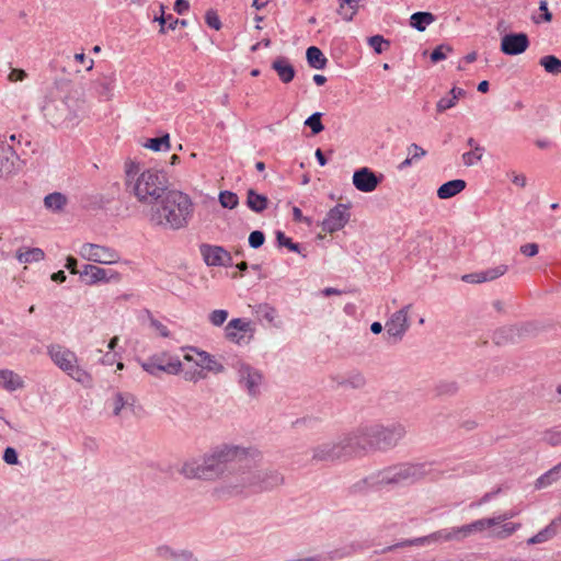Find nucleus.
<instances>
[{
  "label": "nucleus",
  "mask_w": 561,
  "mask_h": 561,
  "mask_svg": "<svg viewBox=\"0 0 561 561\" xmlns=\"http://www.w3.org/2000/svg\"><path fill=\"white\" fill-rule=\"evenodd\" d=\"M240 449L244 451L241 460L230 469L225 483L214 490L219 497L239 495L247 490L267 491L284 483L283 474L277 470L257 467V460L261 458L259 450L241 446Z\"/></svg>",
  "instance_id": "f257e3e1"
},
{
  "label": "nucleus",
  "mask_w": 561,
  "mask_h": 561,
  "mask_svg": "<svg viewBox=\"0 0 561 561\" xmlns=\"http://www.w3.org/2000/svg\"><path fill=\"white\" fill-rule=\"evenodd\" d=\"M514 516L515 513L513 511H510L496 517L478 519L471 524L463 525L460 527L444 528L428 536L419 537L414 539H405L391 546H387L380 550V553H387L396 551L397 549L412 546H424L437 542L459 541L471 536L474 533H481L484 529L494 526H499V528H494L492 530L493 536L504 539L510 537L519 527V524L505 523L507 519H511Z\"/></svg>",
  "instance_id": "f03ea898"
},
{
  "label": "nucleus",
  "mask_w": 561,
  "mask_h": 561,
  "mask_svg": "<svg viewBox=\"0 0 561 561\" xmlns=\"http://www.w3.org/2000/svg\"><path fill=\"white\" fill-rule=\"evenodd\" d=\"M244 451L240 446L224 444L214 448L202 459H186L179 472L186 479L216 480L220 479L225 483L230 469H233L237 461L241 460Z\"/></svg>",
  "instance_id": "7ed1b4c3"
},
{
  "label": "nucleus",
  "mask_w": 561,
  "mask_h": 561,
  "mask_svg": "<svg viewBox=\"0 0 561 561\" xmlns=\"http://www.w3.org/2000/svg\"><path fill=\"white\" fill-rule=\"evenodd\" d=\"M169 179L165 172L157 169L140 170V164L134 160L125 161V191L137 202L149 208L157 205L163 195L168 194Z\"/></svg>",
  "instance_id": "20e7f679"
},
{
  "label": "nucleus",
  "mask_w": 561,
  "mask_h": 561,
  "mask_svg": "<svg viewBox=\"0 0 561 561\" xmlns=\"http://www.w3.org/2000/svg\"><path fill=\"white\" fill-rule=\"evenodd\" d=\"M193 214L194 204L191 197L172 188L157 205L147 210L146 216L154 227L180 230L188 226Z\"/></svg>",
  "instance_id": "39448f33"
},
{
  "label": "nucleus",
  "mask_w": 561,
  "mask_h": 561,
  "mask_svg": "<svg viewBox=\"0 0 561 561\" xmlns=\"http://www.w3.org/2000/svg\"><path fill=\"white\" fill-rule=\"evenodd\" d=\"M433 462H401L381 470L386 485H412L432 474Z\"/></svg>",
  "instance_id": "423d86ee"
},
{
  "label": "nucleus",
  "mask_w": 561,
  "mask_h": 561,
  "mask_svg": "<svg viewBox=\"0 0 561 561\" xmlns=\"http://www.w3.org/2000/svg\"><path fill=\"white\" fill-rule=\"evenodd\" d=\"M47 354L53 363L69 377L83 386L91 385L92 377L78 365V357L75 352L60 344H51L47 347Z\"/></svg>",
  "instance_id": "0eeeda50"
},
{
  "label": "nucleus",
  "mask_w": 561,
  "mask_h": 561,
  "mask_svg": "<svg viewBox=\"0 0 561 561\" xmlns=\"http://www.w3.org/2000/svg\"><path fill=\"white\" fill-rule=\"evenodd\" d=\"M42 112L54 127L72 126L77 119V112L65 99H46Z\"/></svg>",
  "instance_id": "6e6552de"
},
{
  "label": "nucleus",
  "mask_w": 561,
  "mask_h": 561,
  "mask_svg": "<svg viewBox=\"0 0 561 561\" xmlns=\"http://www.w3.org/2000/svg\"><path fill=\"white\" fill-rule=\"evenodd\" d=\"M375 443V450L387 451L398 446L407 434V428L402 423L393 422L389 424H370Z\"/></svg>",
  "instance_id": "1a4fd4ad"
},
{
  "label": "nucleus",
  "mask_w": 561,
  "mask_h": 561,
  "mask_svg": "<svg viewBox=\"0 0 561 561\" xmlns=\"http://www.w3.org/2000/svg\"><path fill=\"white\" fill-rule=\"evenodd\" d=\"M311 462L335 463L348 459L343 437L319 442L310 448Z\"/></svg>",
  "instance_id": "9d476101"
},
{
  "label": "nucleus",
  "mask_w": 561,
  "mask_h": 561,
  "mask_svg": "<svg viewBox=\"0 0 561 561\" xmlns=\"http://www.w3.org/2000/svg\"><path fill=\"white\" fill-rule=\"evenodd\" d=\"M371 432V426L365 425L342 436L348 459L366 455L369 451H376Z\"/></svg>",
  "instance_id": "9b49d317"
},
{
  "label": "nucleus",
  "mask_w": 561,
  "mask_h": 561,
  "mask_svg": "<svg viewBox=\"0 0 561 561\" xmlns=\"http://www.w3.org/2000/svg\"><path fill=\"white\" fill-rule=\"evenodd\" d=\"M233 368L237 371L239 386L247 391L249 397L257 398L261 393V387L264 380L263 374L242 360L234 363Z\"/></svg>",
  "instance_id": "f8f14e48"
},
{
  "label": "nucleus",
  "mask_w": 561,
  "mask_h": 561,
  "mask_svg": "<svg viewBox=\"0 0 561 561\" xmlns=\"http://www.w3.org/2000/svg\"><path fill=\"white\" fill-rule=\"evenodd\" d=\"M411 308V305L403 307L402 309L396 311L390 319L386 322V334L385 339L388 344H397L400 342L408 331L410 324L408 319V313Z\"/></svg>",
  "instance_id": "ddd939ff"
},
{
  "label": "nucleus",
  "mask_w": 561,
  "mask_h": 561,
  "mask_svg": "<svg viewBox=\"0 0 561 561\" xmlns=\"http://www.w3.org/2000/svg\"><path fill=\"white\" fill-rule=\"evenodd\" d=\"M538 325L533 322H525L516 325L503 327L494 332L493 340L497 345L507 342L515 343L520 339L536 335Z\"/></svg>",
  "instance_id": "4468645a"
},
{
  "label": "nucleus",
  "mask_w": 561,
  "mask_h": 561,
  "mask_svg": "<svg viewBox=\"0 0 561 561\" xmlns=\"http://www.w3.org/2000/svg\"><path fill=\"white\" fill-rule=\"evenodd\" d=\"M79 254L84 260L99 264H115L121 259L118 252L113 248L95 243H83Z\"/></svg>",
  "instance_id": "2eb2a0df"
},
{
  "label": "nucleus",
  "mask_w": 561,
  "mask_h": 561,
  "mask_svg": "<svg viewBox=\"0 0 561 561\" xmlns=\"http://www.w3.org/2000/svg\"><path fill=\"white\" fill-rule=\"evenodd\" d=\"M254 332L251 321L241 318L230 320L225 327V337L238 345L249 344L254 337Z\"/></svg>",
  "instance_id": "dca6fc26"
},
{
  "label": "nucleus",
  "mask_w": 561,
  "mask_h": 561,
  "mask_svg": "<svg viewBox=\"0 0 561 561\" xmlns=\"http://www.w3.org/2000/svg\"><path fill=\"white\" fill-rule=\"evenodd\" d=\"M80 276L90 286L98 283H118L122 279V275L117 271L102 268L92 264H85L80 271Z\"/></svg>",
  "instance_id": "f3484780"
},
{
  "label": "nucleus",
  "mask_w": 561,
  "mask_h": 561,
  "mask_svg": "<svg viewBox=\"0 0 561 561\" xmlns=\"http://www.w3.org/2000/svg\"><path fill=\"white\" fill-rule=\"evenodd\" d=\"M382 178V174H376L368 167H362L353 173L352 182L359 192L371 193L381 183Z\"/></svg>",
  "instance_id": "a211bd4d"
},
{
  "label": "nucleus",
  "mask_w": 561,
  "mask_h": 561,
  "mask_svg": "<svg viewBox=\"0 0 561 561\" xmlns=\"http://www.w3.org/2000/svg\"><path fill=\"white\" fill-rule=\"evenodd\" d=\"M348 205L337 204L329 210L322 221V229L329 233L341 230L350 220Z\"/></svg>",
  "instance_id": "6ab92c4d"
},
{
  "label": "nucleus",
  "mask_w": 561,
  "mask_h": 561,
  "mask_svg": "<svg viewBox=\"0 0 561 561\" xmlns=\"http://www.w3.org/2000/svg\"><path fill=\"white\" fill-rule=\"evenodd\" d=\"M19 156L7 141L5 136H0V178H7L18 170Z\"/></svg>",
  "instance_id": "aec40b11"
},
{
  "label": "nucleus",
  "mask_w": 561,
  "mask_h": 561,
  "mask_svg": "<svg viewBox=\"0 0 561 561\" xmlns=\"http://www.w3.org/2000/svg\"><path fill=\"white\" fill-rule=\"evenodd\" d=\"M529 47V38L526 33L505 34L501 39V51L508 56L520 55Z\"/></svg>",
  "instance_id": "412c9836"
},
{
  "label": "nucleus",
  "mask_w": 561,
  "mask_h": 561,
  "mask_svg": "<svg viewBox=\"0 0 561 561\" xmlns=\"http://www.w3.org/2000/svg\"><path fill=\"white\" fill-rule=\"evenodd\" d=\"M201 254L208 266H227L232 263L228 251L219 245L202 244Z\"/></svg>",
  "instance_id": "4be33fe9"
},
{
  "label": "nucleus",
  "mask_w": 561,
  "mask_h": 561,
  "mask_svg": "<svg viewBox=\"0 0 561 561\" xmlns=\"http://www.w3.org/2000/svg\"><path fill=\"white\" fill-rule=\"evenodd\" d=\"M508 267L505 264L497 265L485 271L474 272L462 276V280L470 284H481L484 282L494 280L503 276Z\"/></svg>",
  "instance_id": "5701e85b"
},
{
  "label": "nucleus",
  "mask_w": 561,
  "mask_h": 561,
  "mask_svg": "<svg viewBox=\"0 0 561 561\" xmlns=\"http://www.w3.org/2000/svg\"><path fill=\"white\" fill-rule=\"evenodd\" d=\"M381 470L377 471L375 473H371L368 477H365L355 483H353L350 486V492L352 494H364L367 493L370 490H379L382 486H385L383 482L381 481Z\"/></svg>",
  "instance_id": "b1692460"
},
{
  "label": "nucleus",
  "mask_w": 561,
  "mask_h": 561,
  "mask_svg": "<svg viewBox=\"0 0 561 561\" xmlns=\"http://www.w3.org/2000/svg\"><path fill=\"white\" fill-rule=\"evenodd\" d=\"M186 350L193 351L197 354L198 359L195 360V364L208 371L214 374H221L225 371V367L221 363H219L216 357L209 354L206 351H201L194 346H187Z\"/></svg>",
  "instance_id": "393cba45"
},
{
  "label": "nucleus",
  "mask_w": 561,
  "mask_h": 561,
  "mask_svg": "<svg viewBox=\"0 0 561 561\" xmlns=\"http://www.w3.org/2000/svg\"><path fill=\"white\" fill-rule=\"evenodd\" d=\"M272 69L277 73L279 80L287 84L295 78L296 70L286 57H277L272 62Z\"/></svg>",
  "instance_id": "a878e982"
},
{
  "label": "nucleus",
  "mask_w": 561,
  "mask_h": 561,
  "mask_svg": "<svg viewBox=\"0 0 561 561\" xmlns=\"http://www.w3.org/2000/svg\"><path fill=\"white\" fill-rule=\"evenodd\" d=\"M141 367L148 374L158 377L161 373H165L169 375H178L179 374V365L174 363H169L167 366L158 365L154 360L153 356L149 357L147 360L141 363Z\"/></svg>",
  "instance_id": "bb28decb"
},
{
  "label": "nucleus",
  "mask_w": 561,
  "mask_h": 561,
  "mask_svg": "<svg viewBox=\"0 0 561 561\" xmlns=\"http://www.w3.org/2000/svg\"><path fill=\"white\" fill-rule=\"evenodd\" d=\"M136 402L134 394L129 392H116L113 397V414L119 416L124 410H133Z\"/></svg>",
  "instance_id": "cd10ccee"
},
{
  "label": "nucleus",
  "mask_w": 561,
  "mask_h": 561,
  "mask_svg": "<svg viewBox=\"0 0 561 561\" xmlns=\"http://www.w3.org/2000/svg\"><path fill=\"white\" fill-rule=\"evenodd\" d=\"M245 204L252 211L260 214L267 209L270 201L265 195L259 194L253 188H249Z\"/></svg>",
  "instance_id": "c85d7f7f"
},
{
  "label": "nucleus",
  "mask_w": 561,
  "mask_h": 561,
  "mask_svg": "<svg viewBox=\"0 0 561 561\" xmlns=\"http://www.w3.org/2000/svg\"><path fill=\"white\" fill-rule=\"evenodd\" d=\"M466 182L460 179L448 181L442 184L437 190V196L440 199H447L456 196L466 188Z\"/></svg>",
  "instance_id": "c756f323"
},
{
  "label": "nucleus",
  "mask_w": 561,
  "mask_h": 561,
  "mask_svg": "<svg viewBox=\"0 0 561 561\" xmlns=\"http://www.w3.org/2000/svg\"><path fill=\"white\" fill-rule=\"evenodd\" d=\"M0 387L12 392L23 387V380L12 370L0 369Z\"/></svg>",
  "instance_id": "7c9ffc66"
},
{
  "label": "nucleus",
  "mask_w": 561,
  "mask_h": 561,
  "mask_svg": "<svg viewBox=\"0 0 561 561\" xmlns=\"http://www.w3.org/2000/svg\"><path fill=\"white\" fill-rule=\"evenodd\" d=\"M161 14L154 16L153 21L160 24V33H165V30H175L178 25L187 26L186 20L175 19L172 14H164V5H160Z\"/></svg>",
  "instance_id": "2f4dec72"
},
{
  "label": "nucleus",
  "mask_w": 561,
  "mask_h": 561,
  "mask_svg": "<svg viewBox=\"0 0 561 561\" xmlns=\"http://www.w3.org/2000/svg\"><path fill=\"white\" fill-rule=\"evenodd\" d=\"M306 58L309 67L317 70L324 69L328 64V58L317 46H310L307 48Z\"/></svg>",
  "instance_id": "473e14b6"
},
{
  "label": "nucleus",
  "mask_w": 561,
  "mask_h": 561,
  "mask_svg": "<svg viewBox=\"0 0 561 561\" xmlns=\"http://www.w3.org/2000/svg\"><path fill=\"white\" fill-rule=\"evenodd\" d=\"M362 0H337L339 9L337 13L345 21H352L356 15L359 9V3Z\"/></svg>",
  "instance_id": "72a5a7b5"
},
{
  "label": "nucleus",
  "mask_w": 561,
  "mask_h": 561,
  "mask_svg": "<svg viewBox=\"0 0 561 561\" xmlns=\"http://www.w3.org/2000/svg\"><path fill=\"white\" fill-rule=\"evenodd\" d=\"M67 197L62 193L54 192L44 197V206L51 211H60L67 205Z\"/></svg>",
  "instance_id": "f704fd0d"
},
{
  "label": "nucleus",
  "mask_w": 561,
  "mask_h": 561,
  "mask_svg": "<svg viewBox=\"0 0 561 561\" xmlns=\"http://www.w3.org/2000/svg\"><path fill=\"white\" fill-rule=\"evenodd\" d=\"M434 21L435 16L431 12H415L410 18V25L419 32H424Z\"/></svg>",
  "instance_id": "c9c22d12"
},
{
  "label": "nucleus",
  "mask_w": 561,
  "mask_h": 561,
  "mask_svg": "<svg viewBox=\"0 0 561 561\" xmlns=\"http://www.w3.org/2000/svg\"><path fill=\"white\" fill-rule=\"evenodd\" d=\"M45 253L39 248H32V249H20L16 252V259L20 263H33V262H39L44 259Z\"/></svg>",
  "instance_id": "e433bc0d"
},
{
  "label": "nucleus",
  "mask_w": 561,
  "mask_h": 561,
  "mask_svg": "<svg viewBox=\"0 0 561 561\" xmlns=\"http://www.w3.org/2000/svg\"><path fill=\"white\" fill-rule=\"evenodd\" d=\"M539 65L543 67V69L552 75V76H559L561 75V59L553 55H546L540 58Z\"/></svg>",
  "instance_id": "4c0bfd02"
},
{
  "label": "nucleus",
  "mask_w": 561,
  "mask_h": 561,
  "mask_svg": "<svg viewBox=\"0 0 561 561\" xmlns=\"http://www.w3.org/2000/svg\"><path fill=\"white\" fill-rule=\"evenodd\" d=\"M114 81L115 79L113 76L104 77L103 79L99 80L95 84L98 94L105 100H111L113 96Z\"/></svg>",
  "instance_id": "58836bf2"
},
{
  "label": "nucleus",
  "mask_w": 561,
  "mask_h": 561,
  "mask_svg": "<svg viewBox=\"0 0 561 561\" xmlns=\"http://www.w3.org/2000/svg\"><path fill=\"white\" fill-rule=\"evenodd\" d=\"M557 531L558 530L554 527V524L551 522L545 529H542L541 531H539L538 534H536L535 536L529 538L527 542L529 545L545 542V541L549 540L550 538H552L557 534Z\"/></svg>",
  "instance_id": "ea45409f"
},
{
  "label": "nucleus",
  "mask_w": 561,
  "mask_h": 561,
  "mask_svg": "<svg viewBox=\"0 0 561 561\" xmlns=\"http://www.w3.org/2000/svg\"><path fill=\"white\" fill-rule=\"evenodd\" d=\"M255 312L274 327H279L278 324L275 323L277 311L274 307L270 306L268 304L257 305L255 307Z\"/></svg>",
  "instance_id": "a19ab883"
},
{
  "label": "nucleus",
  "mask_w": 561,
  "mask_h": 561,
  "mask_svg": "<svg viewBox=\"0 0 561 561\" xmlns=\"http://www.w3.org/2000/svg\"><path fill=\"white\" fill-rule=\"evenodd\" d=\"M146 148L151 149L153 151H161L162 149H170V136L169 134L163 135L162 137L150 138L144 145Z\"/></svg>",
  "instance_id": "79ce46f5"
},
{
  "label": "nucleus",
  "mask_w": 561,
  "mask_h": 561,
  "mask_svg": "<svg viewBox=\"0 0 561 561\" xmlns=\"http://www.w3.org/2000/svg\"><path fill=\"white\" fill-rule=\"evenodd\" d=\"M219 203L224 208L234 209L239 205V197L233 192L222 191L219 193Z\"/></svg>",
  "instance_id": "37998d69"
},
{
  "label": "nucleus",
  "mask_w": 561,
  "mask_h": 561,
  "mask_svg": "<svg viewBox=\"0 0 561 561\" xmlns=\"http://www.w3.org/2000/svg\"><path fill=\"white\" fill-rule=\"evenodd\" d=\"M321 117L322 113L316 112L305 121V125L311 129L313 135H318L324 129V125L321 122Z\"/></svg>",
  "instance_id": "c03bdc74"
},
{
  "label": "nucleus",
  "mask_w": 561,
  "mask_h": 561,
  "mask_svg": "<svg viewBox=\"0 0 561 561\" xmlns=\"http://www.w3.org/2000/svg\"><path fill=\"white\" fill-rule=\"evenodd\" d=\"M276 241L279 247H285L289 251L297 252L301 254V247L299 243L293 242V240L285 236L282 231H276Z\"/></svg>",
  "instance_id": "a18cd8bd"
},
{
  "label": "nucleus",
  "mask_w": 561,
  "mask_h": 561,
  "mask_svg": "<svg viewBox=\"0 0 561 561\" xmlns=\"http://www.w3.org/2000/svg\"><path fill=\"white\" fill-rule=\"evenodd\" d=\"M365 383H366L365 377L359 373L352 374L351 376H348L347 378H345L339 382L340 386H344V387L348 386L354 389L363 388L365 386Z\"/></svg>",
  "instance_id": "49530a36"
},
{
  "label": "nucleus",
  "mask_w": 561,
  "mask_h": 561,
  "mask_svg": "<svg viewBox=\"0 0 561 561\" xmlns=\"http://www.w3.org/2000/svg\"><path fill=\"white\" fill-rule=\"evenodd\" d=\"M459 387L456 381H442L436 387L438 396H454L457 393Z\"/></svg>",
  "instance_id": "de8ad7c7"
},
{
  "label": "nucleus",
  "mask_w": 561,
  "mask_h": 561,
  "mask_svg": "<svg viewBox=\"0 0 561 561\" xmlns=\"http://www.w3.org/2000/svg\"><path fill=\"white\" fill-rule=\"evenodd\" d=\"M153 358L158 363V365L167 366L169 363H174L179 365V373L182 370V363L178 356L163 352L153 355Z\"/></svg>",
  "instance_id": "09e8293b"
},
{
  "label": "nucleus",
  "mask_w": 561,
  "mask_h": 561,
  "mask_svg": "<svg viewBox=\"0 0 561 561\" xmlns=\"http://www.w3.org/2000/svg\"><path fill=\"white\" fill-rule=\"evenodd\" d=\"M178 552L168 545H161L156 548V556L165 561H175Z\"/></svg>",
  "instance_id": "8fccbe9b"
},
{
  "label": "nucleus",
  "mask_w": 561,
  "mask_h": 561,
  "mask_svg": "<svg viewBox=\"0 0 561 561\" xmlns=\"http://www.w3.org/2000/svg\"><path fill=\"white\" fill-rule=\"evenodd\" d=\"M559 467L560 466L554 467L553 469H551L547 473H545L541 477H539L537 479V481H536V488L537 489L546 488V486L550 485L553 481H556V479H557V471H558Z\"/></svg>",
  "instance_id": "3c124183"
},
{
  "label": "nucleus",
  "mask_w": 561,
  "mask_h": 561,
  "mask_svg": "<svg viewBox=\"0 0 561 561\" xmlns=\"http://www.w3.org/2000/svg\"><path fill=\"white\" fill-rule=\"evenodd\" d=\"M228 311L224 309H216L208 316L209 322L215 327H221L228 319Z\"/></svg>",
  "instance_id": "603ef678"
},
{
  "label": "nucleus",
  "mask_w": 561,
  "mask_h": 561,
  "mask_svg": "<svg viewBox=\"0 0 561 561\" xmlns=\"http://www.w3.org/2000/svg\"><path fill=\"white\" fill-rule=\"evenodd\" d=\"M542 442H545L546 444L550 445V446H559L561 445V431H556V430H549V431H546L542 435Z\"/></svg>",
  "instance_id": "864d4df0"
},
{
  "label": "nucleus",
  "mask_w": 561,
  "mask_h": 561,
  "mask_svg": "<svg viewBox=\"0 0 561 561\" xmlns=\"http://www.w3.org/2000/svg\"><path fill=\"white\" fill-rule=\"evenodd\" d=\"M369 46L375 50L376 54H381L383 51V46H389V42L385 39L381 35H374L368 38Z\"/></svg>",
  "instance_id": "5fc2aeb1"
},
{
  "label": "nucleus",
  "mask_w": 561,
  "mask_h": 561,
  "mask_svg": "<svg viewBox=\"0 0 561 561\" xmlns=\"http://www.w3.org/2000/svg\"><path fill=\"white\" fill-rule=\"evenodd\" d=\"M455 96H451L449 93L448 95L442 98L436 103V111L437 113H443L456 105Z\"/></svg>",
  "instance_id": "6e6d98bb"
},
{
  "label": "nucleus",
  "mask_w": 561,
  "mask_h": 561,
  "mask_svg": "<svg viewBox=\"0 0 561 561\" xmlns=\"http://www.w3.org/2000/svg\"><path fill=\"white\" fill-rule=\"evenodd\" d=\"M205 22L209 27H211L216 31L220 30V27H221V21L218 16L217 12L214 10H208L206 12Z\"/></svg>",
  "instance_id": "4d7b16f0"
},
{
  "label": "nucleus",
  "mask_w": 561,
  "mask_h": 561,
  "mask_svg": "<svg viewBox=\"0 0 561 561\" xmlns=\"http://www.w3.org/2000/svg\"><path fill=\"white\" fill-rule=\"evenodd\" d=\"M451 51V47L449 45H439L437 46L431 54V60L433 62H438L446 58V53Z\"/></svg>",
  "instance_id": "13d9d810"
},
{
  "label": "nucleus",
  "mask_w": 561,
  "mask_h": 561,
  "mask_svg": "<svg viewBox=\"0 0 561 561\" xmlns=\"http://www.w3.org/2000/svg\"><path fill=\"white\" fill-rule=\"evenodd\" d=\"M483 152L476 151L472 149L471 151L465 152L462 154V162L467 167L473 165L476 162L481 161Z\"/></svg>",
  "instance_id": "bf43d9fd"
},
{
  "label": "nucleus",
  "mask_w": 561,
  "mask_h": 561,
  "mask_svg": "<svg viewBox=\"0 0 561 561\" xmlns=\"http://www.w3.org/2000/svg\"><path fill=\"white\" fill-rule=\"evenodd\" d=\"M265 241V236L260 230H254L249 236V245L253 249H259L263 245Z\"/></svg>",
  "instance_id": "052dcab7"
},
{
  "label": "nucleus",
  "mask_w": 561,
  "mask_h": 561,
  "mask_svg": "<svg viewBox=\"0 0 561 561\" xmlns=\"http://www.w3.org/2000/svg\"><path fill=\"white\" fill-rule=\"evenodd\" d=\"M426 150L416 144H411L408 147V154L414 161H417L426 156Z\"/></svg>",
  "instance_id": "680f3d73"
},
{
  "label": "nucleus",
  "mask_w": 561,
  "mask_h": 561,
  "mask_svg": "<svg viewBox=\"0 0 561 561\" xmlns=\"http://www.w3.org/2000/svg\"><path fill=\"white\" fill-rule=\"evenodd\" d=\"M3 461L8 465H18L19 463V457L18 453L13 447H7L3 451Z\"/></svg>",
  "instance_id": "e2e57ef3"
},
{
  "label": "nucleus",
  "mask_w": 561,
  "mask_h": 561,
  "mask_svg": "<svg viewBox=\"0 0 561 561\" xmlns=\"http://www.w3.org/2000/svg\"><path fill=\"white\" fill-rule=\"evenodd\" d=\"M150 325L157 330L159 332V334L162 336V337H168L170 336V331L168 330V328L162 324L159 320L150 317Z\"/></svg>",
  "instance_id": "0e129e2a"
},
{
  "label": "nucleus",
  "mask_w": 561,
  "mask_h": 561,
  "mask_svg": "<svg viewBox=\"0 0 561 561\" xmlns=\"http://www.w3.org/2000/svg\"><path fill=\"white\" fill-rule=\"evenodd\" d=\"M26 77L27 73L23 69L12 68L8 76V80L10 82H18L23 81Z\"/></svg>",
  "instance_id": "69168bd1"
},
{
  "label": "nucleus",
  "mask_w": 561,
  "mask_h": 561,
  "mask_svg": "<svg viewBox=\"0 0 561 561\" xmlns=\"http://www.w3.org/2000/svg\"><path fill=\"white\" fill-rule=\"evenodd\" d=\"M519 250L524 255L533 257L538 253L539 248L537 243H526Z\"/></svg>",
  "instance_id": "338daca9"
},
{
  "label": "nucleus",
  "mask_w": 561,
  "mask_h": 561,
  "mask_svg": "<svg viewBox=\"0 0 561 561\" xmlns=\"http://www.w3.org/2000/svg\"><path fill=\"white\" fill-rule=\"evenodd\" d=\"M175 561H198L190 550H179Z\"/></svg>",
  "instance_id": "774afa93"
}]
</instances>
